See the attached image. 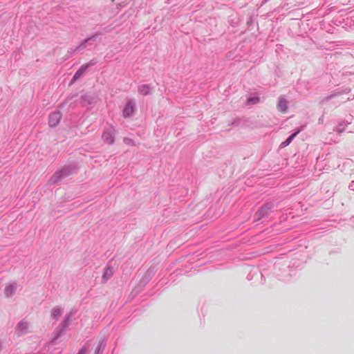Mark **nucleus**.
Wrapping results in <instances>:
<instances>
[{
	"label": "nucleus",
	"mask_w": 354,
	"mask_h": 354,
	"mask_svg": "<svg viewBox=\"0 0 354 354\" xmlns=\"http://www.w3.org/2000/svg\"><path fill=\"white\" fill-rule=\"evenodd\" d=\"M86 351H87L86 347L84 346L78 352L77 354H86Z\"/></svg>",
	"instance_id": "14"
},
{
	"label": "nucleus",
	"mask_w": 354,
	"mask_h": 354,
	"mask_svg": "<svg viewBox=\"0 0 354 354\" xmlns=\"http://www.w3.org/2000/svg\"><path fill=\"white\" fill-rule=\"evenodd\" d=\"M136 110V104L133 100H129L125 104L122 110V115L124 118H129L131 116Z\"/></svg>",
	"instance_id": "1"
},
{
	"label": "nucleus",
	"mask_w": 354,
	"mask_h": 354,
	"mask_svg": "<svg viewBox=\"0 0 354 354\" xmlns=\"http://www.w3.org/2000/svg\"><path fill=\"white\" fill-rule=\"evenodd\" d=\"M88 64H84L82 65L80 69L75 73L73 77V81H76L81 75H82L86 69L88 68Z\"/></svg>",
	"instance_id": "5"
},
{
	"label": "nucleus",
	"mask_w": 354,
	"mask_h": 354,
	"mask_svg": "<svg viewBox=\"0 0 354 354\" xmlns=\"http://www.w3.org/2000/svg\"><path fill=\"white\" fill-rule=\"evenodd\" d=\"M260 101L259 97H257V95H254V97H248L246 100V104L248 105H252V104H257Z\"/></svg>",
	"instance_id": "10"
},
{
	"label": "nucleus",
	"mask_w": 354,
	"mask_h": 354,
	"mask_svg": "<svg viewBox=\"0 0 354 354\" xmlns=\"http://www.w3.org/2000/svg\"><path fill=\"white\" fill-rule=\"evenodd\" d=\"M16 290V286L15 284H8L4 289V294L6 297H12Z\"/></svg>",
	"instance_id": "4"
},
{
	"label": "nucleus",
	"mask_w": 354,
	"mask_h": 354,
	"mask_svg": "<svg viewBox=\"0 0 354 354\" xmlns=\"http://www.w3.org/2000/svg\"><path fill=\"white\" fill-rule=\"evenodd\" d=\"M28 328V323L26 321H21L17 325V330L20 333H24L27 331Z\"/></svg>",
	"instance_id": "7"
},
{
	"label": "nucleus",
	"mask_w": 354,
	"mask_h": 354,
	"mask_svg": "<svg viewBox=\"0 0 354 354\" xmlns=\"http://www.w3.org/2000/svg\"><path fill=\"white\" fill-rule=\"evenodd\" d=\"M62 119V113L59 111H56L52 113L49 115L48 118V124L50 127H56L60 122Z\"/></svg>",
	"instance_id": "2"
},
{
	"label": "nucleus",
	"mask_w": 354,
	"mask_h": 354,
	"mask_svg": "<svg viewBox=\"0 0 354 354\" xmlns=\"http://www.w3.org/2000/svg\"><path fill=\"white\" fill-rule=\"evenodd\" d=\"M151 87L148 85H142L138 88V92L142 95H147L151 93Z\"/></svg>",
	"instance_id": "9"
},
{
	"label": "nucleus",
	"mask_w": 354,
	"mask_h": 354,
	"mask_svg": "<svg viewBox=\"0 0 354 354\" xmlns=\"http://www.w3.org/2000/svg\"><path fill=\"white\" fill-rule=\"evenodd\" d=\"M301 130V129H299L297 130L296 132L293 133L292 135H291L290 136H289L286 140L283 141V142H281L280 144V147H286L287 146L289 145L290 143H291L293 140V139L295 138V137L297 136V133H299Z\"/></svg>",
	"instance_id": "6"
},
{
	"label": "nucleus",
	"mask_w": 354,
	"mask_h": 354,
	"mask_svg": "<svg viewBox=\"0 0 354 354\" xmlns=\"http://www.w3.org/2000/svg\"><path fill=\"white\" fill-rule=\"evenodd\" d=\"M62 312L59 308H54L52 311V315L53 317H57L61 315Z\"/></svg>",
	"instance_id": "13"
},
{
	"label": "nucleus",
	"mask_w": 354,
	"mask_h": 354,
	"mask_svg": "<svg viewBox=\"0 0 354 354\" xmlns=\"http://www.w3.org/2000/svg\"><path fill=\"white\" fill-rule=\"evenodd\" d=\"M272 206L270 205H266L256 212L255 218L256 221H260L261 218L266 217L268 215L271 210Z\"/></svg>",
	"instance_id": "3"
},
{
	"label": "nucleus",
	"mask_w": 354,
	"mask_h": 354,
	"mask_svg": "<svg viewBox=\"0 0 354 354\" xmlns=\"http://www.w3.org/2000/svg\"><path fill=\"white\" fill-rule=\"evenodd\" d=\"M113 270L111 268H106L104 270L102 277L105 280H107L113 275Z\"/></svg>",
	"instance_id": "12"
},
{
	"label": "nucleus",
	"mask_w": 354,
	"mask_h": 354,
	"mask_svg": "<svg viewBox=\"0 0 354 354\" xmlns=\"http://www.w3.org/2000/svg\"><path fill=\"white\" fill-rule=\"evenodd\" d=\"M278 109L281 112H286L288 109V102L284 99H279L277 104Z\"/></svg>",
	"instance_id": "8"
},
{
	"label": "nucleus",
	"mask_w": 354,
	"mask_h": 354,
	"mask_svg": "<svg viewBox=\"0 0 354 354\" xmlns=\"http://www.w3.org/2000/svg\"><path fill=\"white\" fill-rule=\"evenodd\" d=\"M102 138L104 141H106L109 144H112L114 141V139L112 135L110 133L106 132L103 134Z\"/></svg>",
	"instance_id": "11"
}]
</instances>
